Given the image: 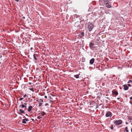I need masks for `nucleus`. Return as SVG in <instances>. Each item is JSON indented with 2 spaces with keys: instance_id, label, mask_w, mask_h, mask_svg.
Returning a JSON list of instances; mask_svg holds the SVG:
<instances>
[{
  "instance_id": "37",
  "label": "nucleus",
  "mask_w": 132,
  "mask_h": 132,
  "mask_svg": "<svg viewBox=\"0 0 132 132\" xmlns=\"http://www.w3.org/2000/svg\"><path fill=\"white\" fill-rule=\"evenodd\" d=\"M26 116H28V114H26Z\"/></svg>"
},
{
  "instance_id": "29",
  "label": "nucleus",
  "mask_w": 132,
  "mask_h": 132,
  "mask_svg": "<svg viewBox=\"0 0 132 132\" xmlns=\"http://www.w3.org/2000/svg\"><path fill=\"white\" fill-rule=\"evenodd\" d=\"M27 95L26 94H25L23 96L24 97H25Z\"/></svg>"
},
{
  "instance_id": "2",
  "label": "nucleus",
  "mask_w": 132,
  "mask_h": 132,
  "mask_svg": "<svg viewBox=\"0 0 132 132\" xmlns=\"http://www.w3.org/2000/svg\"><path fill=\"white\" fill-rule=\"evenodd\" d=\"M122 123V121L121 120H118L114 121V123L115 125L117 126L120 125Z\"/></svg>"
},
{
  "instance_id": "40",
  "label": "nucleus",
  "mask_w": 132,
  "mask_h": 132,
  "mask_svg": "<svg viewBox=\"0 0 132 132\" xmlns=\"http://www.w3.org/2000/svg\"><path fill=\"white\" fill-rule=\"evenodd\" d=\"M29 84H31V83L30 82L29 83Z\"/></svg>"
},
{
  "instance_id": "3",
  "label": "nucleus",
  "mask_w": 132,
  "mask_h": 132,
  "mask_svg": "<svg viewBox=\"0 0 132 132\" xmlns=\"http://www.w3.org/2000/svg\"><path fill=\"white\" fill-rule=\"evenodd\" d=\"M94 44L92 43H90L89 45L90 48L92 50H93L94 47Z\"/></svg>"
},
{
  "instance_id": "22",
  "label": "nucleus",
  "mask_w": 132,
  "mask_h": 132,
  "mask_svg": "<svg viewBox=\"0 0 132 132\" xmlns=\"http://www.w3.org/2000/svg\"><path fill=\"white\" fill-rule=\"evenodd\" d=\"M128 119H129L130 120H131L132 119V117H129V118H128Z\"/></svg>"
},
{
  "instance_id": "13",
  "label": "nucleus",
  "mask_w": 132,
  "mask_h": 132,
  "mask_svg": "<svg viewBox=\"0 0 132 132\" xmlns=\"http://www.w3.org/2000/svg\"><path fill=\"white\" fill-rule=\"evenodd\" d=\"M112 92L113 94L116 95H117L118 94V92L116 91L113 90L112 91Z\"/></svg>"
},
{
  "instance_id": "26",
  "label": "nucleus",
  "mask_w": 132,
  "mask_h": 132,
  "mask_svg": "<svg viewBox=\"0 0 132 132\" xmlns=\"http://www.w3.org/2000/svg\"><path fill=\"white\" fill-rule=\"evenodd\" d=\"M23 99V98H20L19 100L20 101H21Z\"/></svg>"
},
{
  "instance_id": "16",
  "label": "nucleus",
  "mask_w": 132,
  "mask_h": 132,
  "mask_svg": "<svg viewBox=\"0 0 132 132\" xmlns=\"http://www.w3.org/2000/svg\"><path fill=\"white\" fill-rule=\"evenodd\" d=\"M20 106H21V107L22 108H25V109H27L26 108H27V106H26L24 105L23 104H22L21 105H20Z\"/></svg>"
},
{
  "instance_id": "38",
  "label": "nucleus",
  "mask_w": 132,
  "mask_h": 132,
  "mask_svg": "<svg viewBox=\"0 0 132 132\" xmlns=\"http://www.w3.org/2000/svg\"><path fill=\"white\" fill-rule=\"evenodd\" d=\"M31 50H32V47H31L30 48Z\"/></svg>"
},
{
  "instance_id": "27",
  "label": "nucleus",
  "mask_w": 132,
  "mask_h": 132,
  "mask_svg": "<svg viewBox=\"0 0 132 132\" xmlns=\"http://www.w3.org/2000/svg\"><path fill=\"white\" fill-rule=\"evenodd\" d=\"M127 85H128V86H129V87H131V85L130 84H128Z\"/></svg>"
},
{
  "instance_id": "11",
  "label": "nucleus",
  "mask_w": 132,
  "mask_h": 132,
  "mask_svg": "<svg viewBox=\"0 0 132 132\" xmlns=\"http://www.w3.org/2000/svg\"><path fill=\"white\" fill-rule=\"evenodd\" d=\"M105 5V6H106V7L108 8H110L111 7V6L109 4V3L106 4Z\"/></svg>"
},
{
  "instance_id": "36",
  "label": "nucleus",
  "mask_w": 132,
  "mask_h": 132,
  "mask_svg": "<svg viewBox=\"0 0 132 132\" xmlns=\"http://www.w3.org/2000/svg\"><path fill=\"white\" fill-rule=\"evenodd\" d=\"M126 123L127 124H128V123L127 122H126Z\"/></svg>"
},
{
  "instance_id": "17",
  "label": "nucleus",
  "mask_w": 132,
  "mask_h": 132,
  "mask_svg": "<svg viewBox=\"0 0 132 132\" xmlns=\"http://www.w3.org/2000/svg\"><path fill=\"white\" fill-rule=\"evenodd\" d=\"M104 2L105 5L109 3L108 0H104Z\"/></svg>"
},
{
  "instance_id": "28",
  "label": "nucleus",
  "mask_w": 132,
  "mask_h": 132,
  "mask_svg": "<svg viewBox=\"0 0 132 132\" xmlns=\"http://www.w3.org/2000/svg\"><path fill=\"white\" fill-rule=\"evenodd\" d=\"M48 105V103H46L45 105V106H47V105Z\"/></svg>"
},
{
  "instance_id": "12",
  "label": "nucleus",
  "mask_w": 132,
  "mask_h": 132,
  "mask_svg": "<svg viewBox=\"0 0 132 132\" xmlns=\"http://www.w3.org/2000/svg\"><path fill=\"white\" fill-rule=\"evenodd\" d=\"M84 36V33L83 32H82L79 35V36L80 37H82Z\"/></svg>"
},
{
  "instance_id": "33",
  "label": "nucleus",
  "mask_w": 132,
  "mask_h": 132,
  "mask_svg": "<svg viewBox=\"0 0 132 132\" xmlns=\"http://www.w3.org/2000/svg\"><path fill=\"white\" fill-rule=\"evenodd\" d=\"M23 19H25V17H24V16H23Z\"/></svg>"
},
{
  "instance_id": "23",
  "label": "nucleus",
  "mask_w": 132,
  "mask_h": 132,
  "mask_svg": "<svg viewBox=\"0 0 132 132\" xmlns=\"http://www.w3.org/2000/svg\"><path fill=\"white\" fill-rule=\"evenodd\" d=\"M42 103H39V107L42 106Z\"/></svg>"
},
{
  "instance_id": "10",
  "label": "nucleus",
  "mask_w": 132,
  "mask_h": 132,
  "mask_svg": "<svg viewBox=\"0 0 132 132\" xmlns=\"http://www.w3.org/2000/svg\"><path fill=\"white\" fill-rule=\"evenodd\" d=\"M32 106H29L28 107V112L30 111H31V109H32Z\"/></svg>"
},
{
  "instance_id": "15",
  "label": "nucleus",
  "mask_w": 132,
  "mask_h": 132,
  "mask_svg": "<svg viewBox=\"0 0 132 132\" xmlns=\"http://www.w3.org/2000/svg\"><path fill=\"white\" fill-rule=\"evenodd\" d=\"M37 55L36 54H34V58L35 60H37V59L36 58V57H37Z\"/></svg>"
},
{
  "instance_id": "19",
  "label": "nucleus",
  "mask_w": 132,
  "mask_h": 132,
  "mask_svg": "<svg viewBox=\"0 0 132 132\" xmlns=\"http://www.w3.org/2000/svg\"><path fill=\"white\" fill-rule=\"evenodd\" d=\"M74 77H75L76 78H78L79 77V75H75L74 76Z\"/></svg>"
},
{
  "instance_id": "39",
  "label": "nucleus",
  "mask_w": 132,
  "mask_h": 132,
  "mask_svg": "<svg viewBox=\"0 0 132 132\" xmlns=\"http://www.w3.org/2000/svg\"><path fill=\"white\" fill-rule=\"evenodd\" d=\"M32 121H33L34 120V119H32Z\"/></svg>"
},
{
  "instance_id": "18",
  "label": "nucleus",
  "mask_w": 132,
  "mask_h": 132,
  "mask_svg": "<svg viewBox=\"0 0 132 132\" xmlns=\"http://www.w3.org/2000/svg\"><path fill=\"white\" fill-rule=\"evenodd\" d=\"M41 113L42 116H44L46 114L45 112L42 111L41 112Z\"/></svg>"
},
{
  "instance_id": "35",
  "label": "nucleus",
  "mask_w": 132,
  "mask_h": 132,
  "mask_svg": "<svg viewBox=\"0 0 132 132\" xmlns=\"http://www.w3.org/2000/svg\"><path fill=\"white\" fill-rule=\"evenodd\" d=\"M17 2H18L19 0H15Z\"/></svg>"
},
{
  "instance_id": "1",
  "label": "nucleus",
  "mask_w": 132,
  "mask_h": 132,
  "mask_svg": "<svg viewBox=\"0 0 132 132\" xmlns=\"http://www.w3.org/2000/svg\"><path fill=\"white\" fill-rule=\"evenodd\" d=\"M87 27L88 28V30L89 31H91L93 28L94 26L93 24L92 23H89L87 25Z\"/></svg>"
},
{
  "instance_id": "6",
  "label": "nucleus",
  "mask_w": 132,
  "mask_h": 132,
  "mask_svg": "<svg viewBox=\"0 0 132 132\" xmlns=\"http://www.w3.org/2000/svg\"><path fill=\"white\" fill-rule=\"evenodd\" d=\"M95 61V59L94 58H92L90 60L89 63L91 64H92Z\"/></svg>"
},
{
  "instance_id": "7",
  "label": "nucleus",
  "mask_w": 132,
  "mask_h": 132,
  "mask_svg": "<svg viewBox=\"0 0 132 132\" xmlns=\"http://www.w3.org/2000/svg\"><path fill=\"white\" fill-rule=\"evenodd\" d=\"M28 121V119L27 118L23 119L22 120V123L24 124L26 123V121Z\"/></svg>"
},
{
  "instance_id": "30",
  "label": "nucleus",
  "mask_w": 132,
  "mask_h": 132,
  "mask_svg": "<svg viewBox=\"0 0 132 132\" xmlns=\"http://www.w3.org/2000/svg\"><path fill=\"white\" fill-rule=\"evenodd\" d=\"M24 105H27V103H24Z\"/></svg>"
},
{
  "instance_id": "5",
  "label": "nucleus",
  "mask_w": 132,
  "mask_h": 132,
  "mask_svg": "<svg viewBox=\"0 0 132 132\" xmlns=\"http://www.w3.org/2000/svg\"><path fill=\"white\" fill-rule=\"evenodd\" d=\"M124 89L125 90H127L129 89V87L126 85H123Z\"/></svg>"
},
{
  "instance_id": "14",
  "label": "nucleus",
  "mask_w": 132,
  "mask_h": 132,
  "mask_svg": "<svg viewBox=\"0 0 132 132\" xmlns=\"http://www.w3.org/2000/svg\"><path fill=\"white\" fill-rule=\"evenodd\" d=\"M80 24V23L79 22H77L75 23V26L77 27Z\"/></svg>"
},
{
  "instance_id": "31",
  "label": "nucleus",
  "mask_w": 132,
  "mask_h": 132,
  "mask_svg": "<svg viewBox=\"0 0 132 132\" xmlns=\"http://www.w3.org/2000/svg\"><path fill=\"white\" fill-rule=\"evenodd\" d=\"M44 97L45 98H47V97L46 96H45Z\"/></svg>"
},
{
  "instance_id": "34",
  "label": "nucleus",
  "mask_w": 132,
  "mask_h": 132,
  "mask_svg": "<svg viewBox=\"0 0 132 132\" xmlns=\"http://www.w3.org/2000/svg\"><path fill=\"white\" fill-rule=\"evenodd\" d=\"M120 98H119V97H118V98H117V99L118 100H119V99H120Z\"/></svg>"
},
{
  "instance_id": "25",
  "label": "nucleus",
  "mask_w": 132,
  "mask_h": 132,
  "mask_svg": "<svg viewBox=\"0 0 132 132\" xmlns=\"http://www.w3.org/2000/svg\"><path fill=\"white\" fill-rule=\"evenodd\" d=\"M130 82H132V80H129L128 81V83H129Z\"/></svg>"
},
{
  "instance_id": "20",
  "label": "nucleus",
  "mask_w": 132,
  "mask_h": 132,
  "mask_svg": "<svg viewBox=\"0 0 132 132\" xmlns=\"http://www.w3.org/2000/svg\"><path fill=\"white\" fill-rule=\"evenodd\" d=\"M125 130H126V132H129L128 130H127L128 128L127 127H126L125 128Z\"/></svg>"
},
{
  "instance_id": "4",
  "label": "nucleus",
  "mask_w": 132,
  "mask_h": 132,
  "mask_svg": "<svg viewBox=\"0 0 132 132\" xmlns=\"http://www.w3.org/2000/svg\"><path fill=\"white\" fill-rule=\"evenodd\" d=\"M112 115V113L110 111H108L106 113L105 116L107 117H111Z\"/></svg>"
},
{
  "instance_id": "8",
  "label": "nucleus",
  "mask_w": 132,
  "mask_h": 132,
  "mask_svg": "<svg viewBox=\"0 0 132 132\" xmlns=\"http://www.w3.org/2000/svg\"><path fill=\"white\" fill-rule=\"evenodd\" d=\"M36 101L38 102L39 103H42L43 102V100L42 99L37 100Z\"/></svg>"
},
{
  "instance_id": "24",
  "label": "nucleus",
  "mask_w": 132,
  "mask_h": 132,
  "mask_svg": "<svg viewBox=\"0 0 132 132\" xmlns=\"http://www.w3.org/2000/svg\"><path fill=\"white\" fill-rule=\"evenodd\" d=\"M110 128L111 129H113V125H112L111 126V127H110Z\"/></svg>"
},
{
  "instance_id": "32",
  "label": "nucleus",
  "mask_w": 132,
  "mask_h": 132,
  "mask_svg": "<svg viewBox=\"0 0 132 132\" xmlns=\"http://www.w3.org/2000/svg\"><path fill=\"white\" fill-rule=\"evenodd\" d=\"M130 100H132V97H130Z\"/></svg>"
},
{
  "instance_id": "21",
  "label": "nucleus",
  "mask_w": 132,
  "mask_h": 132,
  "mask_svg": "<svg viewBox=\"0 0 132 132\" xmlns=\"http://www.w3.org/2000/svg\"><path fill=\"white\" fill-rule=\"evenodd\" d=\"M42 117H41L40 116H38L37 117V118L38 119H39L41 118H42Z\"/></svg>"
},
{
  "instance_id": "9",
  "label": "nucleus",
  "mask_w": 132,
  "mask_h": 132,
  "mask_svg": "<svg viewBox=\"0 0 132 132\" xmlns=\"http://www.w3.org/2000/svg\"><path fill=\"white\" fill-rule=\"evenodd\" d=\"M20 112H18V113L20 114H21V113H24V110H22L21 109L19 110Z\"/></svg>"
}]
</instances>
